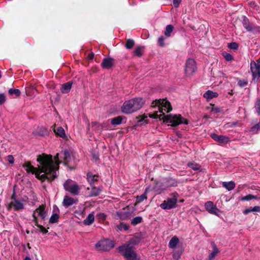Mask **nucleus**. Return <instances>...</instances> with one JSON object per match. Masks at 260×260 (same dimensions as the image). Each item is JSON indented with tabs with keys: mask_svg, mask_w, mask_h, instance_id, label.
Listing matches in <instances>:
<instances>
[{
	"mask_svg": "<svg viewBox=\"0 0 260 260\" xmlns=\"http://www.w3.org/2000/svg\"><path fill=\"white\" fill-rule=\"evenodd\" d=\"M72 160L70 152L66 150L60 153H57L53 160L51 155L42 154L38 156L37 161L40 165L38 168L33 167L29 162L23 165V167L27 173H31L36 175V178L44 181L45 180H52L57 176L58 165L63 162L65 165Z\"/></svg>",
	"mask_w": 260,
	"mask_h": 260,
	"instance_id": "nucleus-1",
	"label": "nucleus"
},
{
	"mask_svg": "<svg viewBox=\"0 0 260 260\" xmlns=\"http://www.w3.org/2000/svg\"><path fill=\"white\" fill-rule=\"evenodd\" d=\"M152 107L154 109L153 117L163 119L167 122L171 123V126H176L181 124H188L187 119L184 118L180 114L169 115L166 116L165 113H168L172 110L170 102L166 99L156 100L152 102Z\"/></svg>",
	"mask_w": 260,
	"mask_h": 260,
	"instance_id": "nucleus-2",
	"label": "nucleus"
},
{
	"mask_svg": "<svg viewBox=\"0 0 260 260\" xmlns=\"http://www.w3.org/2000/svg\"><path fill=\"white\" fill-rule=\"evenodd\" d=\"M145 101L142 98H138L126 101L122 107V112L129 114L140 109Z\"/></svg>",
	"mask_w": 260,
	"mask_h": 260,
	"instance_id": "nucleus-3",
	"label": "nucleus"
},
{
	"mask_svg": "<svg viewBox=\"0 0 260 260\" xmlns=\"http://www.w3.org/2000/svg\"><path fill=\"white\" fill-rule=\"evenodd\" d=\"M119 250L126 260H137L134 247L131 244H124L120 246Z\"/></svg>",
	"mask_w": 260,
	"mask_h": 260,
	"instance_id": "nucleus-4",
	"label": "nucleus"
},
{
	"mask_svg": "<svg viewBox=\"0 0 260 260\" xmlns=\"http://www.w3.org/2000/svg\"><path fill=\"white\" fill-rule=\"evenodd\" d=\"M63 187L66 191H69L74 196L78 195L80 190V187L77 183L71 179H68L64 183Z\"/></svg>",
	"mask_w": 260,
	"mask_h": 260,
	"instance_id": "nucleus-5",
	"label": "nucleus"
},
{
	"mask_svg": "<svg viewBox=\"0 0 260 260\" xmlns=\"http://www.w3.org/2000/svg\"><path fill=\"white\" fill-rule=\"evenodd\" d=\"M45 208V206L44 205H41L34 211L32 213L33 221L36 225H38L39 217L43 220L45 218L47 212Z\"/></svg>",
	"mask_w": 260,
	"mask_h": 260,
	"instance_id": "nucleus-6",
	"label": "nucleus"
},
{
	"mask_svg": "<svg viewBox=\"0 0 260 260\" xmlns=\"http://www.w3.org/2000/svg\"><path fill=\"white\" fill-rule=\"evenodd\" d=\"M114 246L113 242L109 239L99 241L95 244L96 248L100 251H107L111 249Z\"/></svg>",
	"mask_w": 260,
	"mask_h": 260,
	"instance_id": "nucleus-7",
	"label": "nucleus"
},
{
	"mask_svg": "<svg viewBox=\"0 0 260 260\" xmlns=\"http://www.w3.org/2000/svg\"><path fill=\"white\" fill-rule=\"evenodd\" d=\"M25 201L24 200H20L16 198H12V201L8 205V209L9 210L13 209L14 211H18L24 209Z\"/></svg>",
	"mask_w": 260,
	"mask_h": 260,
	"instance_id": "nucleus-8",
	"label": "nucleus"
},
{
	"mask_svg": "<svg viewBox=\"0 0 260 260\" xmlns=\"http://www.w3.org/2000/svg\"><path fill=\"white\" fill-rule=\"evenodd\" d=\"M177 198L175 196L172 198L168 199L167 201H164L160 205V207L164 210H170L175 208L177 206Z\"/></svg>",
	"mask_w": 260,
	"mask_h": 260,
	"instance_id": "nucleus-9",
	"label": "nucleus"
},
{
	"mask_svg": "<svg viewBox=\"0 0 260 260\" xmlns=\"http://www.w3.org/2000/svg\"><path fill=\"white\" fill-rule=\"evenodd\" d=\"M196 70V63L195 61L191 58L188 59L186 62L185 73L186 76H191Z\"/></svg>",
	"mask_w": 260,
	"mask_h": 260,
	"instance_id": "nucleus-10",
	"label": "nucleus"
},
{
	"mask_svg": "<svg viewBox=\"0 0 260 260\" xmlns=\"http://www.w3.org/2000/svg\"><path fill=\"white\" fill-rule=\"evenodd\" d=\"M250 69L254 78L260 77V58L256 62H251Z\"/></svg>",
	"mask_w": 260,
	"mask_h": 260,
	"instance_id": "nucleus-11",
	"label": "nucleus"
},
{
	"mask_svg": "<svg viewBox=\"0 0 260 260\" xmlns=\"http://www.w3.org/2000/svg\"><path fill=\"white\" fill-rule=\"evenodd\" d=\"M205 207L206 210L211 214L219 216L221 213V211L217 208L211 201L206 202L205 204Z\"/></svg>",
	"mask_w": 260,
	"mask_h": 260,
	"instance_id": "nucleus-12",
	"label": "nucleus"
},
{
	"mask_svg": "<svg viewBox=\"0 0 260 260\" xmlns=\"http://www.w3.org/2000/svg\"><path fill=\"white\" fill-rule=\"evenodd\" d=\"M99 179V176L98 175L93 174L91 172L87 173L86 180L91 186H95Z\"/></svg>",
	"mask_w": 260,
	"mask_h": 260,
	"instance_id": "nucleus-13",
	"label": "nucleus"
},
{
	"mask_svg": "<svg viewBox=\"0 0 260 260\" xmlns=\"http://www.w3.org/2000/svg\"><path fill=\"white\" fill-rule=\"evenodd\" d=\"M211 138L215 141L222 143H227L229 142V138L223 135H218L216 134H212Z\"/></svg>",
	"mask_w": 260,
	"mask_h": 260,
	"instance_id": "nucleus-14",
	"label": "nucleus"
},
{
	"mask_svg": "<svg viewBox=\"0 0 260 260\" xmlns=\"http://www.w3.org/2000/svg\"><path fill=\"white\" fill-rule=\"evenodd\" d=\"M52 128H53V132L56 135H57L62 138H64V139L67 138L65 131L62 127L59 126V127H56V125H54L52 126Z\"/></svg>",
	"mask_w": 260,
	"mask_h": 260,
	"instance_id": "nucleus-15",
	"label": "nucleus"
},
{
	"mask_svg": "<svg viewBox=\"0 0 260 260\" xmlns=\"http://www.w3.org/2000/svg\"><path fill=\"white\" fill-rule=\"evenodd\" d=\"M113 59L111 58H104L101 64L102 67L104 69H110L113 66Z\"/></svg>",
	"mask_w": 260,
	"mask_h": 260,
	"instance_id": "nucleus-16",
	"label": "nucleus"
},
{
	"mask_svg": "<svg viewBox=\"0 0 260 260\" xmlns=\"http://www.w3.org/2000/svg\"><path fill=\"white\" fill-rule=\"evenodd\" d=\"M75 203V200L73 198L68 196H66L64 197L62 205L65 207H69L73 205Z\"/></svg>",
	"mask_w": 260,
	"mask_h": 260,
	"instance_id": "nucleus-17",
	"label": "nucleus"
},
{
	"mask_svg": "<svg viewBox=\"0 0 260 260\" xmlns=\"http://www.w3.org/2000/svg\"><path fill=\"white\" fill-rule=\"evenodd\" d=\"M213 251L209 254L207 260H214L215 257L219 254V250L215 245H213Z\"/></svg>",
	"mask_w": 260,
	"mask_h": 260,
	"instance_id": "nucleus-18",
	"label": "nucleus"
},
{
	"mask_svg": "<svg viewBox=\"0 0 260 260\" xmlns=\"http://www.w3.org/2000/svg\"><path fill=\"white\" fill-rule=\"evenodd\" d=\"M94 221V215L93 213L89 214L87 217L84 220L83 223L86 225H91Z\"/></svg>",
	"mask_w": 260,
	"mask_h": 260,
	"instance_id": "nucleus-19",
	"label": "nucleus"
},
{
	"mask_svg": "<svg viewBox=\"0 0 260 260\" xmlns=\"http://www.w3.org/2000/svg\"><path fill=\"white\" fill-rule=\"evenodd\" d=\"M218 95V93L216 92H213L211 90H208L204 94V97L206 98L208 101L210 100L211 99L216 98Z\"/></svg>",
	"mask_w": 260,
	"mask_h": 260,
	"instance_id": "nucleus-20",
	"label": "nucleus"
},
{
	"mask_svg": "<svg viewBox=\"0 0 260 260\" xmlns=\"http://www.w3.org/2000/svg\"><path fill=\"white\" fill-rule=\"evenodd\" d=\"M72 83L71 82H68L66 83H64L61 85V91L63 93H68L72 87Z\"/></svg>",
	"mask_w": 260,
	"mask_h": 260,
	"instance_id": "nucleus-21",
	"label": "nucleus"
},
{
	"mask_svg": "<svg viewBox=\"0 0 260 260\" xmlns=\"http://www.w3.org/2000/svg\"><path fill=\"white\" fill-rule=\"evenodd\" d=\"M242 24L244 28L248 31H252L253 27L250 23L248 19L244 17L242 21Z\"/></svg>",
	"mask_w": 260,
	"mask_h": 260,
	"instance_id": "nucleus-22",
	"label": "nucleus"
},
{
	"mask_svg": "<svg viewBox=\"0 0 260 260\" xmlns=\"http://www.w3.org/2000/svg\"><path fill=\"white\" fill-rule=\"evenodd\" d=\"M222 184L223 187L229 191L233 190L235 187L236 185L235 182L232 181L229 182H223Z\"/></svg>",
	"mask_w": 260,
	"mask_h": 260,
	"instance_id": "nucleus-23",
	"label": "nucleus"
},
{
	"mask_svg": "<svg viewBox=\"0 0 260 260\" xmlns=\"http://www.w3.org/2000/svg\"><path fill=\"white\" fill-rule=\"evenodd\" d=\"M101 187H95L94 186H91V191L89 194V197H95L98 196L101 192Z\"/></svg>",
	"mask_w": 260,
	"mask_h": 260,
	"instance_id": "nucleus-24",
	"label": "nucleus"
},
{
	"mask_svg": "<svg viewBox=\"0 0 260 260\" xmlns=\"http://www.w3.org/2000/svg\"><path fill=\"white\" fill-rule=\"evenodd\" d=\"M59 210L57 208V212L55 213H53L52 215L51 216L49 222L51 223H56L58 221L59 219Z\"/></svg>",
	"mask_w": 260,
	"mask_h": 260,
	"instance_id": "nucleus-25",
	"label": "nucleus"
},
{
	"mask_svg": "<svg viewBox=\"0 0 260 260\" xmlns=\"http://www.w3.org/2000/svg\"><path fill=\"white\" fill-rule=\"evenodd\" d=\"M179 239L176 236H174L169 242V247L171 248H175L179 243Z\"/></svg>",
	"mask_w": 260,
	"mask_h": 260,
	"instance_id": "nucleus-26",
	"label": "nucleus"
},
{
	"mask_svg": "<svg viewBox=\"0 0 260 260\" xmlns=\"http://www.w3.org/2000/svg\"><path fill=\"white\" fill-rule=\"evenodd\" d=\"M251 212H259L260 206H255L254 207H250L248 209H246L243 211V213L246 215Z\"/></svg>",
	"mask_w": 260,
	"mask_h": 260,
	"instance_id": "nucleus-27",
	"label": "nucleus"
},
{
	"mask_svg": "<svg viewBox=\"0 0 260 260\" xmlns=\"http://www.w3.org/2000/svg\"><path fill=\"white\" fill-rule=\"evenodd\" d=\"M174 27L172 25H168L166 27L165 31V35L167 38H169L171 36V34L173 31Z\"/></svg>",
	"mask_w": 260,
	"mask_h": 260,
	"instance_id": "nucleus-28",
	"label": "nucleus"
},
{
	"mask_svg": "<svg viewBox=\"0 0 260 260\" xmlns=\"http://www.w3.org/2000/svg\"><path fill=\"white\" fill-rule=\"evenodd\" d=\"M122 118L121 116H118L113 118L111 120V124L113 125H119L121 123Z\"/></svg>",
	"mask_w": 260,
	"mask_h": 260,
	"instance_id": "nucleus-29",
	"label": "nucleus"
},
{
	"mask_svg": "<svg viewBox=\"0 0 260 260\" xmlns=\"http://www.w3.org/2000/svg\"><path fill=\"white\" fill-rule=\"evenodd\" d=\"M208 109L212 112L214 113H217L221 111V109L220 108L217 107H215L214 105L210 104V106L208 107Z\"/></svg>",
	"mask_w": 260,
	"mask_h": 260,
	"instance_id": "nucleus-30",
	"label": "nucleus"
},
{
	"mask_svg": "<svg viewBox=\"0 0 260 260\" xmlns=\"http://www.w3.org/2000/svg\"><path fill=\"white\" fill-rule=\"evenodd\" d=\"M257 196L252 194H248L246 196L243 197L241 198L242 201H248L253 199H257Z\"/></svg>",
	"mask_w": 260,
	"mask_h": 260,
	"instance_id": "nucleus-31",
	"label": "nucleus"
},
{
	"mask_svg": "<svg viewBox=\"0 0 260 260\" xmlns=\"http://www.w3.org/2000/svg\"><path fill=\"white\" fill-rule=\"evenodd\" d=\"M147 190L148 189H146L145 191V192L144 193L142 194V195H141L140 196H138L137 197V203H140V202H142V201H143L144 200L146 199H147V196H146V194H147Z\"/></svg>",
	"mask_w": 260,
	"mask_h": 260,
	"instance_id": "nucleus-32",
	"label": "nucleus"
},
{
	"mask_svg": "<svg viewBox=\"0 0 260 260\" xmlns=\"http://www.w3.org/2000/svg\"><path fill=\"white\" fill-rule=\"evenodd\" d=\"M188 166L193 170H199L201 168V166L199 164L194 162H189Z\"/></svg>",
	"mask_w": 260,
	"mask_h": 260,
	"instance_id": "nucleus-33",
	"label": "nucleus"
},
{
	"mask_svg": "<svg viewBox=\"0 0 260 260\" xmlns=\"http://www.w3.org/2000/svg\"><path fill=\"white\" fill-rule=\"evenodd\" d=\"M142 221V217L141 216H137L132 219V220L131 221V223L133 225H136L141 223Z\"/></svg>",
	"mask_w": 260,
	"mask_h": 260,
	"instance_id": "nucleus-34",
	"label": "nucleus"
},
{
	"mask_svg": "<svg viewBox=\"0 0 260 260\" xmlns=\"http://www.w3.org/2000/svg\"><path fill=\"white\" fill-rule=\"evenodd\" d=\"M135 42L132 39H128L126 40V44H125V47L128 49H132L133 46H134Z\"/></svg>",
	"mask_w": 260,
	"mask_h": 260,
	"instance_id": "nucleus-35",
	"label": "nucleus"
},
{
	"mask_svg": "<svg viewBox=\"0 0 260 260\" xmlns=\"http://www.w3.org/2000/svg\"><path fill=\"white\" fill-rule=\"evenodd\" d=\"M8 92L10 95L15 94L16 96L20 95V91L18 89L10 88Z\"/></svg>",
	"mask_w": 260,
	"mask_h": 260,
	"instance_id": "nucleus-36",
	"label": "nucleus"
},
{
	"mask_svg": "<svg viewBox=\"0 0 260 260\" xmlns=\"http://www.w3.org/2000/svg\"><path fill=\"white\" fill-rule=\"evenodd\" d=\"M182 253V250L174 251L173 253V258L177 260H178L180 258Z\"/></svg>",
	"mask_w": 260,
	"mask_h": 260,
	"instance_id": "nucleus-37",
	"label": "nucleus"
},
{
	"mask_svg": "<svg viewBox=\"0 0 260 260\" xmlns=\"http://www.w3.org/2000/svg\"><path fill=\"white\" fill-rule=\"evenodd\" d=\"M37 135L43 136L47 134V130L44 127H38L37 130Z\"/></svg>",
	"mask_w": 260,
	"mask_h": 260,
	"instance_id": "nucleus-38",
	"label": "nucleus"
},
{
	"mask_svg": "<svg viewBox=\"0 0 260 260\" xmlns=\"http://www.w3.org/2000/svg\"><path fill=\"white\" fill-rule=\"evenodd\" d=\"M143 48L142 47H137L134 51L135 54L138 56H141L143 54Z\"/></svg>",
	"mask_w": 260,
	"mask_h": 260,
	"instance_id": "nucleus-39",
	"label": "nucleus"
},
{
	"mask_svg": "<svg viewBox=\"0 0 260 260\" xmlns=\"http://www.w3.org/2000/svg\"><path fill=\"white\" fill-rule=\"evenodd\" d=\"M165 40V38L163 36H160L158 39V44L159 46L160 47H164L165 44L164 43V41Z\"/></svg>",
	"mask_w": 260,
	"mask_h": 260,
	"instance_id": "nucleus-40",
	"label": "nucleus"
},
{
	"mask_svg": "<svg viewBox=\"0 0 260 260\" xmlns=\"http://www.w3.org/2000/svg\"><path fill=\"white\" fill-rule=\"evenodd\" d=\"M223 56L227 61H231L233 59V56L230 53H225L223 54Z\"/></svg>",
	"mask_w": 260,
	"mask_h": 260,
	"instance_id": "nucleus-41",
	"label": "nucleus"
},
{
	"mask_svg": "<svg viewBox=\"0 0 260 260\" xmlns=\"http://www.w3.org/2000/svg\"><path fill=\"white\" fill-rule=\"evenodd\" d=\"M228 46L230 49L234 50H236L238 48V44L235 42L231 43Z\"/></svg>",
	"mask_w": 260,
	"mask_h": 260,
	"instance_id": "nucleus-42",
	"label": "nucleus"
},
{
	"mask_svg": "<svg viewBox=\"0 0 260 260\" xmlns=\"http://www.w3.org/2000/svg\"><path fill=\"white\" fill-rule=\"evenodd\" d=\"M255 107L256 110V112L260 114V99L258 100L255 104Z\"/></svg>",
	"mask_w": 260,
	"mask_h": 260,
	"instance_id": "nucleus-43",
	"label": "nucleus"
},
{
	"mask_svg": "<svg viewBox=\"0 0 260 260\" xmlns=\"http://www.w3.org/2000/svg\"><path fill=\"white\" fill-rule=\"evenodd\" d=\"M6 101V96L4 94H0V105Z\"/></svg>",
	"mask_w": 260,
	"mask_h": 260,
	"instance_id": "nucleus-44",
	"label": "nucleus"
},
{
	"mask_svg": "<svg viewBox=\"0 0 260 260\" xmlns=\"http://www.w3.org/2000/svg\"><path fill=\"white\" fill-rule=\"evenodd\" d=\"M173 6L175 8H178L181 2V0H173Z\"/></svg>",
	"mask_w": 260,
	"mask_h": 260,
	"instance_id": "nucleus-45",
	"label": "nucleus"
},
{
	"mask_svg": "<svg viewBox=\"0 0 260 260\" xmlns=\"http://www.w3.org/2000/svg\"><path fill=\"white\" fill-rule=\"evenodd\" d=\"M7 160L11 164L14 163V157L11 155L8 156Z\"/></svg>",
	"mask_w": 260,
	"mask_h": 260,
	"instance_id": "nucleus-46",
	"label": "nucleus"
},
{
	"mask_svg": "<svg viewBox=\"0 0 260 260\" xmlns=\"http://www.w3.org/2000/svg\"><path fill=\"white\" fill-rule=\"evenodd\" d=\"M117 215L120 219L124 220L125 219V216L121 213L117 212Z\"/></svg>",
	"mask_w": 260,
	"mask_h": 260,
	"instance_id": "nucleus-47",
	"label": "nucleus"
},
{
	"mask_svg": "<svg viewBox=\"0 0 260 260\" xmlns=\"http://www.w3.org/2000/svg\"><path fill=\"white\" fill-rule=\"evenodd\" d=\"M39 228H40V229L41 230L42 232L44 233V234H46L47 233V230L44 228L43 227L42 225H39L38 223V225H37Z\"/></svg>",
	"mask_w": 260,
	"mask_h": 260,
	"instance_id": "nucleus-48",
	"label": "nucleus"
},
{
	"mask_svg": "<svg viewBox=\"0 0 260 260\" xmlns=\"http://www.w3.org/2000/svg\"><path fill=\"white\" fill-rule=\"evenodd\" d=\"M123 228L124 230L126 231L128 229V227L127 225L124 224H121L119 227V229Z\"/></svg>",
	"mask_w": 260,
	"mask_h": 260,
	"instance_id": "nucleus-49",
	"label": "nucleus"
},
{
	"mask_svg": "<svg viewBox=\"0 0 260 260\" xmlns=\"http://www.w3.org/2000/svg\"><path fill=\"white\" fill-rule=\"evenodd\" d=\"M98 216H99V218L102 219H106V215L104 213H101L99 214Z\"/></svg>",
	"mask_w": 260,
	"mask_h": 260,
	"instance_id": "nucleus-50",
	"label": "nucleus"
},
{
	"mask_svg": "<svg viewBox=\"0 0 260 260\" xmlns=\"http://www.w3.org/2000/svg\"><path fill=\"white\" fill-rule=\"evenodd\" d=\"M258 129H260V125L259 124H256L252 127V131Z\"/></svg>",
	"mask_w": 260,
	"mask_h": 260,
	"instance_id": "nucleus-51",
	"label": "nucleus"
},
{
	"mask_svg": "<svg viewBox=\"0 0 260 260\" xmlns=\"http://www.w3.org/2000/svg\"><path fill=\"white\" fill-rule=\"evenodd\" d=\"M93 57V54H89L88 55V58L89 59H92Z\"/></svg>",
	"mask_w": 260,
	"mask_h": 260,
	"instance_id": "nucleus-52",
	"label": "nucleus"
},
{
	"mask_svg": "<svg viewBox=\"0 0 260 260\" xmlns=\"http://www.w3.org/2000/svg\"><path fill=\"white\" fill-rule=\"evenodd\" d=\"M23 260H31V258L29 256H26Z\"/></svg>",
	"mask_w": 260,
	"mask_h": 260,
	"instance_id": "nucleus-53",
	"label": "nucleus"
},
{
	"mask_svg": "<svg viewBox=\"0 0 260 260\" xmlns=\"http://www.w3.org/2000/svg\"><path fill=\"white\" fill-rule=\"evenodd\" d=\"M133 241H134V239H132L130 240V242H131V243H133Z\"/></svg>",
	"mask_w": 260,
	"mask_h": 260,
	"instance_id": "nucleus-54",
	"label": "nucleus"
},
{
	"mask_svg": "<svg viewBox=\"0 0 260 260\" xmlns=\"http://www.w3.org/2000/svg\"><path fill=\"white\" fill-rule=\"evenodd\" d=\"M56 208V209L57 208V207H54V208ZM53 211H55V209H53Z\"/></svg>",
	"mask_w": 260,
	"mask_h": 260,
	"instance_id": "nucleus-55",
	"label": "nucleus"
},
{
	"mask_svg": "<svg viewBox=\"0 0 260 260\" xmlns=\"http://www.w3.org/2000/svg\"><path fill=\"white\" fill-rule=\"evenodd\" d=\"M56 208V209L57 208V207H54V208ZM53 211H55V209H53Z\"/></svg>",
	"mask_w": 260,
	"mask_h": 260,
	"instance_id": "nucleus-56",
	"label": "nucleus"
},
{
	"mask_svg": "<svg viewBox=\"0 0 260 260\" xmlns=\"http://www.w3.org/2000/svg\"><path fill=\"white\" fill-rule=\"evenodd\" d=\"M143 120H144V122L146 123L145 120L144 119Z\"/></svg>",
	"mask_w": 260,
	"mask_h": 260,
	"instance_id": "nucleus-57",
	"label": "nucleus"
}]
</instances>
